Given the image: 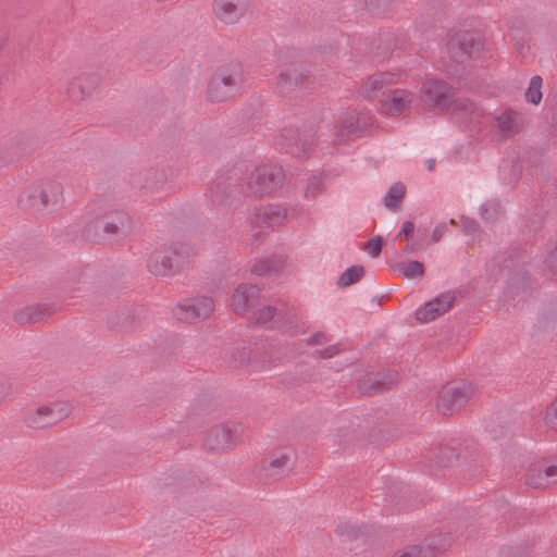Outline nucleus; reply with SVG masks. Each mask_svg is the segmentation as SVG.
<instances>
[{"label":"nucleus","mask_w":557,"mask_h":557,"mask_svg":"<svg viewBox=\"0 0 557 557\" xmlns=\"http://www.w3.org/2000/svg\"><path fill=\"white\" fill-rule=\"evenodd\" d=\"M240 70L237 65L215 70L207 85V98L211 102H224L233 97V90L239 83Z\"/></svg>","instance_id":"nucleus-4"},{"label":"nucleus","mask_w":557,"mask_h":557,"mask_svg":"<svg viewBox=\"0 0 557 557\" xmlns=\"http://www.w3.org/2000/svg\"><path fill=\"white\" fill-rule=\"evenodd\" d=\"M286 216V209L277 203L262 206L256 212L257 222L269 226H275L283 223Z\"/></svg>","instance_id":"nucleus-18"},{"label":"nucleus","mask_w":557,"mask_h":557,"mask_svg":"<svg viewBox=\"0 0 557 557\" xmlns=\"http://www.w3.org/2000/svg\"><path fill=\"white\" fill-rule=\"evenodd\" d=\"M71 411L72 406L70 403L63 400L52 401L30 410L25 417V424L30 430H47L65 420Z\"/></svg>","instance_id":"nucleus-3"},{"label":"nucleus","mask_w":557,"mask_h":557,"mask_svg":"<svg viewBox=\"0 0 557 557\" xmlns=\"http://www.w3.org/2000/svg\"><path fill=\"white\" fill-rule=\"evenodd\" d=\"M395 271L398 272L401 276L413 280V278H421L424 269L423 264L419 261H404L395 267Z\"/></svg>","instance_id":"nucleus-22"},{"label":"nucleus","mask_w":557,"mask_h":557,"mask_svg":"<svg viewBox=\"0 0 557 557\" xmlns=\"http://www.w3.org/2000/svg\"><path fill=\"white\" fill-rule=\"evenodd\" d=\"M496 122L498 128L507 136L516 135L521 129L517 114L510 111L500 113L497 116Z\"/></svg>","instance_id":"nucleus-21"},{"label":"nucleus","mask_w":557,"mask_h":557,"mask_svg":"<svg viewBox=\"0 0 557 557\" xmlns=\"http://www.w3.org/2000/svg\"><path fill=\"white\" fill-rule=\"evenodd\" d=\"M545 262L554 272L557 273V246L548 252Z\"/></svg>","instance_id":"nucleus-30"},{"label":"nucleus","mask_w":557,"mask_h":557,"mask_svg":"<svg viewBox=\"0 0 557 557\" xmlns=\"http://www.w3.org/2000/svg\"><path fill=\"white\" fill-rule=\"evenodd\" d=\"M405 186L400 183L394 184L384 198L387 208H396L405 196Z\"/></svg>","instance_id":"nucleus-25"},{"label":"nucleus","mask_w":557,"mask_h":557,"mask_svg":"<svg viewBox=\"0 0 557 557\" xmlns=\"http://www.w3.org/2000/svg\"><path fill=\"white\" fill-rule=\"evenodd\" d=\"M363 275L362 267H351L347 269L339 277L338 284L341 286H349L361 278Z\"/></svg>","instance_id":"nucleus-26"},{"label":"nucleus","mask_w":557,"mask_h":557,"mask_svg":"<svg viewBox=\"0 0 557 557\" xmlns=\"http://www.w3.org/2000/svg\"><path fill=\"white\" fill-rule=\"evenodd\" d=\"M455 304V295L450 292L438 295L433 300L417 309L416 318L422 323L430 322L449 311Z\"/></svg>","instance_id":"nucleus-11"},{"label":"nucleus","mask_w":557,"mask_h":557,"mask_svg":"<svg viewBox=\"0 0 557 557\" xmlns=\"http://www.w3.org/2000/svg\"><path fill=\"white\" fill-rule=\"evenodd\" d=\"M545 419L547 424L557 428V400L549 406Z\"/></svg>","instance_id":"nucleus-29"},{"label":"nucleus","mask_w":557,"mask_h":557,"mask_svg":"<svg viewBox=\"0 0 557 557\" xmlns=\"http://www.w3.org/2000/svg\"><path fill=\"white\" fill-rule=\"evenodd\" d=\"M52 312V308L48 305L30 304L18 308L14 312V321L20 324L33 323L50 315Z\"/></svg>","instance_id":"nucleus-17"},{"label":"nucleus","mask_w":557,"mask_h":557,"mask_svg":"<svg viewBox=\"0 0 557 557\" xmlns=\"http://www.w3.org/2000/svg\"><path fill=\"white\" fill-rule=\"evenodd\" d=\"M295 460L296 456L293 449L280 450L261 467L260 475L267 482L282 480L290 473Z\"/></svg>","instance_id":"nucleus-8"},{"label":"nucleus","mask_w":557,"mask_h":557,"mask_svg":"<svg viewBox=\"0 0 557 557\" xmlns=\"http://www.w3.org/2000/svg\"><path fill=\"white\" fill-rule=\"evenodd\" d=\"M444 228L445 227L443 225H438V226H436L434 228V231H433V238H434L435 242L438 240L442 237V235L444 233Z\"/></svg>","instance_id":"nucleus-33"},{"label":"nucleus","mask_w":557,"mask_h":557,"mask_svg":"<svg viewBox=\"0 0 557 557\" xmlns=\"http://www.w3.org/2000/svg\"><path fill=\"white\" fill-rule=\"evenodd\" d=\"M63 203V187L54 181H39L26 186L17 198L18 208L33 215H46Z\"/></svg>","instance_id":"nucleus-1"},{"label":"nucleus","mask_w":557,"mask_h":557,"mask_svg":"<svg viewBox=\"0 0 557 557\" xmlns=\"http://www.w3.org/2000/svg\"><path fill=\"white\" fill-rule=\"evenodd\" d=\"M450 545V541L447 536H435L429 540L424 545H413L408 546L403 549L397 550L392 557H424L425 548H434L436 552H444Z\"/></svg>","instance_id":"nucleus-16"},{"label":"nucleus","mask_w":557,"mask_h":557,"mask_svg":"<svg viewBox=\"0 0 557 557\" xmlns=\"http://www.w3.org/2000/svg\"><path fill=\"white\" fill-rule=\"evenodd\" d=\"M273 315L274 309L272 307H264L258 317V322L267 323L269 320L273 318Z\"/></svg>","instance_id":"nucleus-31"},{"label":"nucleus","mask_w":557,"mask_h":557,"mask_svg":"<svg viewBox=\"0 0 557 557\" xmlns=\"http://www.w3.org/2000/svg\"><path fill=\"white\" fill-rule=\"evenodd\" d=\"M175 250L172 246L164 245L156 248L149 256L148 269L157 275H165L173 268Z\"/></svg>","instance_id":"nucleus-14"},{"label":"nucleus","mask_w":557,"mask_h":557,"mask_svg":"<svg viewBox=\"0 0 557 557\" xmlns=\"http://www.w3.org/2000/svg\"><path fill=\"white\" fill-rule=\"evenodd\" d=\"M249 0H214L213 12L224 24L239 22L248 11Z\"/></svg>","instance_id":"nucleus-10"},{"label":"nucleus","mask_w":557,"mask_h":557,"mask_svg":"<svg viewBox=\"0 0 557 557\" xmlns=\"http://www.w3.org/2000/svg\"><path fill=\"white\" fill-rule=\"evenodd\" d=\"M213 311V301L208 297L184 299L177 304L174 314L178 320L196 322L208 318Z\"/></svg>","instance_id":"nucleus-9"},{"label":"nucleus","mask_w":557,"mask_h":557,"mask_svg":"<svg viewBox=\"0 0 557 557\" xmlns=\"http://www.w3.org/2000/svg\"><path fill=\"white\" fill-rule=\"evenodd\" d=\"M458 44L469 58H478L484 48L483 40L478 34L465 33L459 37Z\"/></svg>","instance_id":"nucleus-19"},{"label":"nucleus","mask_w":557,"mask_h":557,"mask_svg":"<svg viewBox=\"0 0 557 557\" xmlns=\"http://www.w3.org/2000/svg\"><path fill=\"white\" fill-rule=\"evenodd\" d=\"M284 173L276 165H261L256 168L248 176L247 188L255 196L269 195L283 183Z\"/></svg>","instance_id":"nucleus-5"},{"label":"nucleus","mask_w":557,"mask_h":557,"mask_svg":"<svg viewBox=\"0 0 557 557\" xmlns=\"http://www.w3.org/2000/svg\"><path fill=\"white\" fill-rule=\"evenodd\" d=\"M126 222H127L126 215L120 214L117 216L116 222L106 223L103 226V231L109 237L115 236V235L120 234L121 228L125 225Z\"/></svg>","instance_id":"nucleus-27"},{"label":"nucleus","mask_w":557,"mask_h":557,"mask_svg":"<svg viewBox=\"0 0 557 557\" xmlns=\"http://www.w3.org/2000/svg\"><path fill=\"white\" fill-rule=\"evenodd\" d=\"M451 88L442 81L426 78L420 89V100L431 109L449 110Z\"/></svg>","instance_id":"nucleus-7"},{"label":"nucleus","mask_w":557,"mask_h":557,"mask_svg":"<svg viewBox=\"0 0 557 557\" xmlns=\"http://www.w3.org/2000/svg\"><path fill=\"white\" fill-rule=\"evenodd\" d=\"M240 441L242 425L233 421H224L207 430L203 446L210 453L223 455L235 449Z\"/></svg>","instance_id":"nucleus-2"},{"label":"nucleus","mask_w":557,"mask_h":557,"mask_svg":"<svg viewBox=\"0 0 557 557\" xmlns=\"http://www.w3.org/2000/svg\"><path fill=\"white\" fill-rule=\"evenodd\" d=\"M557 478V466H548L544 469V471H539L535 473L534 471L528 474V483L534 487H545L552 482H554Z\"/></svg>","instance_id":"nucleus-20"},{"label":"nucleus","mask_w":557,"mask_h":557,"mask_svg":"<svg viewBox=\"0 0 557 557\" xmlns=\"http://www.w3.org/2000/svg\"><path fill=\"white\" fill-rule=\"evenodd\" d=\"M542 86L543 78L541 76L536 75L530 79L529 87L525 91V99L528 102L532 104H539L541 102L543 97Z\"/></svg>","instance_id":"nucleus-24"},{"label":"nucleus","mask_w":557,"mask_h":557,"mask_svg":"<svg viewBox=\"0 0 557 557\" xmlns=\"http://www.w3.org/2000/svg\"><path fill=\"white\" fill-rule=\"evenodd\" d=\"M449 110H443L442 112L456 114L462 116L463 114H471L474 112V104L465 98L453 99L450 96V103L448 104Z\"/></svg>","instance_id":"nucleus-23"},{"label":"nucleus","mask_w":557,"mask_h":557,"mask_svg":"<svg viewBox=\"0 0 557 557\" xmlns=\"http://www.w3.org/2000/svg\"><path fill=\"white\" fill-rule=\"evenodd\" d=\"M366 251L371 256V257H377L381 252V249H382V238L381 237H376V238H373L371 239L367 245H366Z\"/></svg>","instance_id":"nucleus-28"},{"label":"nucleus","mask_w":557,"mask_h":557,"mask_svg":"<svg viewBox=\"0 0 557 557\" xmlns=\"http://www.w3.org/2000/svg\"><path fill=\"white\" fill-rule=\"evenodd\" d=\"M413 94L406 89H395L380 102V112L386 115H398L412 103Z\"/></svg>","instance_id":"nucleus-13"},{"label":"nucleus","mask_w":557,"mask_h":557,"mask_svg":"<svg viewBox=\"0 0 557 557\" xmlns=\"http://www.w3.org/2000/svg\"><path fill=\"white\" fill-rule=\"evenodd\" d=\"M472 395L468 383H453L444 386L437 396L436 408L443 414H454L466 407Z\"/></svg>","instance_id":"nucleus-6"},{"label":"nucleus","mask_w":557,"mask_h":557,"mask_svg":"<svg viewBox=\"0 0 557 557\" xmlns=\"http://www.w3.org/2000/svg\"><path fill=\"white\" fill-rule=\"evenodd\" d=\"M399 75L389 72H377L361 82L358 88L363 99H374L387 86L398 82Z\"/></svg>","instance_id":"nucleus-12"},{"label":"nucleus","mask_w":557,"mask_h":557,"mask_svg":"<svg viewBox=\"0 0 557 557\" xmlns=\"http://www.w3.org/2000/svg\"><path fill=\"white\" fill-rule=\"evenodd\" d=\"M259 295V289L255 285L242 284L233 293L230 306L236 312H245L250 309L255 304Z\"/></svg>","instance_id":"nucleus-15"},{"label":"nucleus","mask_w":557,"mask_h":557,"mask_svg":"<svg viewBox=\"0 0 557 557\" xmlns=\"http://www.w3.org/2000/svg\"><path fill=\"white\" fill-rule=\"evenodd\" d=\"M428 168H429V170H433V168H434V161L433 160H430L428 162Z\"/></svg>","instance_id":"nucleus-34"},{"label":"nucleus","mask_w":557,"mask_h":557,"mask_svg":"<svg viewBox=\"0 0 557 557\" xmlns=\"http://www.w3.org/2000/svg\"><path fill=\"white\" fill-rule=\"evenodd\" d=\"M414 231V225L412 222L407 221L403 224L400 234L406 235L407 237H410Z\"/></svg>","instance_id":"nucleus-32"}]
</instances>
